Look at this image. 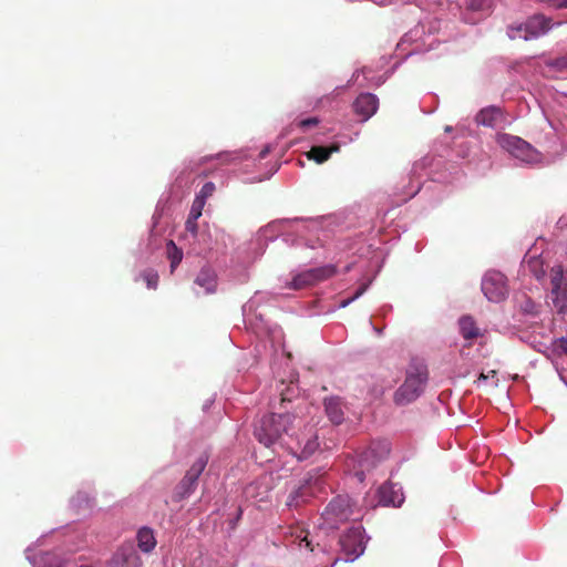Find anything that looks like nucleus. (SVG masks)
I'll return each instance as SVG.
<instances>
[{"instance_id":"obj_1","label":"nucleus","mask_w":567,"mask_h":567,"mask_svg":"<svg viewBox=\"0 0 567 567\" xmlns=\"http://www.w3.org/2000/svg\"><path fill=\"white\" fill-rule=\"evenodd\" d=\"M303 421L297 417L296 422L284 437V447L299 461L309 458L319 447L317 430L313 425H305Z\"/></svg>"},{"instance_id":"obj_2","label":"nucleus","mask_w":567,"mask_h":567,"mask_svg":"<svg viewBox=\"0 0 567 567\" xmlns=\"http://www.w3.org/2000/svg\"><path fill=\"white\" fill-rule=\"evenodd\" d=\"M429 379L424 362L412 360L405 372L403 384L394 393V402L404 405L416 400L424 391Z\"/></svg>"},{"instance_id":"obj_3","label":"nucleus","mask_w":567,"mask_h":567,"mask_svg":"<svg viewBox=\"0 0 567 567\" xmlns=\"http://www.w3.org/2000/svg\"><path fill=\"white\" fill-rule=\"evenodd\" d=\"M296 420L297 416L289 413L266 415L261 419L260 425L255 430V435L267 447L276 443L284 447V437H287V433H289Z\"/></svg>"},{"instance_id":"obj_4","label":"nucleus","mask_w":567,"mask_h":567,"mask_svg":"<svg viewBox=\"0 0 567 567\" xmlns=\"http://www.w3.org/2000/svg\"><path fill=\"white\" fill-rule=\"evenodd\" d=\"M359 513H355L354 504L348 495H338L333 497L322 513V519L329 528H338L340 524L349 519H358Z\"/></svg>"},{"instance_id":"obj_5","label":"nucleus","mask_w":567,"mask_h":567,"mask_svg":"<svg viewBox=\"0 0 567 567\" xmlns=\"http://www.w3.org/2000/svg\"><path fill=\"white\" fill-rule=\"evenodd\" d=\"M497 141L504 150L522 162L538 163L542 158L540 153L536 148L518 136L502 134Z\"/></svg>"},{"instance_id":"obj_6","label":"nucleus","mask_w":567,"mask_h":567,"mask_svg":"<svg viewBox=\"0 0 567 567\" xmlns=\"http://www.w3.org/2000/svg\"><path fill=\"white\" fill-rule=\"evenodd\" d=\"M208 463V455L203 453L192 464L183 480L175 487L173 499L181 502L187 498L197 487V481Z\"/></svg>"},{"instance_id":"obj_7","label":"nucleus","mask_w":567,"mask_h":567,"mask_svg":"<svg viewBox=\"0 0 567 567\" xmlns=\"http://www.w3.org/2000/svg\"><path fill=\"white\" fill-rule=\"evenodd\" d=\"M551 28V20L542 14H536L529 18L526 23L517 27H511L508 35L511 39H524L529 40L537 38L548 32Z\"/></svg>"},{"instance_id":"obj_8","label":"nucleus","mask_w":567,"mask_h":567,"mask_svg":"<svg viewBox=\"0 0 567 567\" xmlns=\"http://www.w3.org/2000/svg\"><path fill=\"white\" fill-rule=\"evenodd\" d=\"M334 274L336 267L332 265L308 269L293 276L291 281L287 282L285 287L292 290L305 289L331 278Z\"/></svg>"},{"instance_id":"obj_9","label":"nucleus","mask_w":567,"mask_h":567,"mask_svg":"<svg viewBox=\"0 0 567 567\" xmlns=\"http://www.w3.org/2000/svg\"><path fill=\"white\" fill-rule=\"evenodd\" d=\"M482 291L489 301L504 300L508 293L506 277L499 271H488L482 280Z\"/></svg>"},{"instance_id":"obj_10","label":"nucleus","mask_w":567,"mask_h":567,"mask_svg":"<svg viewBox=\"0 0 567 567\" xmlns=\"http://www.w3.org/2000/svg\"><path fill=\"white\" fill-rule=\"evenodd\" d=\"M390 443L388 441H377L373 442L368 450H365L359 458V466L361 468L360 472L357 473L359 480L362 481V475L364 471H370L375 467V465L388 457L390 454Z\"/></svg>"},{"instance_id":"obj_11","label":"nucleus","mask_w":567,"mask_h":567,"mask_svg":"<svg viewBox=\"0 0 567 567\" xmlns=\"http://www.w3.org/2000/svg\"><path fill=\"white\" fill-rule=\"evenodd\" d=\"M340 545L349 560H354L363 554L365 544L361 527L350 528L341 538Z\"/></svg>"},{"instance_id":"obj_12","label":"nucleus","mask_w":567,"mask_h":567,"mask_svg":"<svg viewBox=\"0 0 567 567\" xmlns=\"http://www.w3.org/2000/svg\"><path fill=\"white\" fill-rule=\"evenodd\" d=\"M112 567H141L142 559L132 545L120 547L111 560Z\"/></svg>"},{"instance_id":"obj_13","label":"nucleus","mask_w":567,"mask_h":567,"mask_svg":"<svg viewBox=\"0 0 567 567\" xmlns=\"http://www.w3.org/2000/svg\"><path fill=\"white\" fill-rule=\"evenodd\" d=\"M379 100L372 93L360 94L353 103V110L362 117V121L369 120L377 112Z\"/></svg>"},{"instance_id":"obj_14","label":"nucleus","mask_w":567,"mask_h":567,"mask_svg":"<svg viewBox=\"0 0 567 567\" xmlns=\"http://www.w3.org/2000/svg\"><path fill=\"white\" fill-rule=\"evenodd\" d=\"M379 504L399 507L403 503V495L391 483L381 485L378 489Z\"/></svg>"},{"instance_id":"obj_15","label":"nucleus","mask_w":567,"mask_h":567,"mask_svg":"<svg viewBox=\"0 0 567 567\" xmlns=\"http://www.w3.org/2000/svg\"><path fill=\"white\" fill-rule=\"evenodd\" d=\"M195 284L204 288L206 293H214L217 289V276L212 269L203 268L198 272Z\"/></svg>"},{"instance_id":"obj_16","label":"nucleus","mask_w":567,"mask_h":567,"mask_svg":"<svg viewBox=\"0 0 567 567\" xmlns=\"http://www.w3.org/2000/svg\"><path fill=\"white\" fill-rule=\"evenodd\" d=\"M502 116L501 109L496 106H488L480 111L476 115L475 121L477 124L494 127L497 125L498 120Z\"/></svg>"},{"instance_id":"obj_17","label":"nucleus","mask_w":567,"mask_h":567,"mask_svg":"<svg viewBox=\"0 0 567 567\" xmlns=\"http://www.w3.org/2000/svg\"><path fill=\"white\" fill-rule=\"evenodd\" d=\"M524 268L533 276L535 279L543 280L545 278V268L544 261L538 256L525 257L523 261Z\"/></svg>"},{"instance_id":"obj_18","label":"nucleus","mask_w":567,"mask_h":567,"mask_svg":"<svg viewBox=\"0 0 567 567\" xmlns=\"http://www.w3.org/2000/svg\"><path fill=\"white\" fill-rule=\"evenodd\" d=\"M324 409L332 423L340 424L343 421V410L339 398L326 399Z\"/></svg>"},{"instance_id":"obj_19","label":"nucleus","mask_w":567,"mask_h":567,"mask_svg":"<svg viewBox=\"0 0 567 567\" xmlns=\"http://www.w3.org/2000/svg\"><path fill=\"white\" fill-rule=\"evenodd\" d=\"M339 151V145L332 144L331 146H313L307 153L309 159L315 161L318 164H322L329 159L332 153Z\"/></svg>"},{"instance_id":"obj_20","label":"nucleus","mask_w":567,"mask_h":567,"mask_svg":"<svg viewBox=\"0 0 567 567\" xmlns=\"http://www.w3.org/2000/svg\"><path fill=\"white\" fill-rule=\"evenodd\" d=\"M460 332L465 340L476 339L481 332L475 320L470 316H464L458 320Z\"/></svg>"},{"instance_id":"obj_21","label":"nucleus","mask_w":567,"mask_h":567,"mask_svg":"<svg viewBox=\"0 0 567 567\" xmlns=\"http://www.w3.org/2000/svg\"><path fill=\"white\" fill-rule=\"evenodd\" d=\"M137 546L144 553H151L156 546L154 533L148 527H143L137 533Z\"/></svg>"},{"instance_id":"obj_22","label":"nucleus","mask_w":567,"mask_h":567,"mask_svg":"<svg viewBox=\"0 0 567 567\" xmlns=\"http://www.w3.org/2000/svg\"><path fill=\"white\" fill-rule=\"evenodd\" d=\"M550 287H567V272L561 265L551 267L549 272Z\"/></svg>"},{"instance_id":"obj_23","label":"nucleus","mask_w":567,"mask_h":567,"mask_svg":"<svg viewBox=\"0 0 567 567\" xmlns=\"http://www.w3.org/2000/svg\"><path fill=\"white\" fill-rule=\"evenodd\" d=\"M166 252L167 258L171 261V272H174L183 259V251L175 245L173 240H169L166 245Z\"/></svg>"},{"instance_id":"obj_24","label":"nucleus","mask_w":567,"mask_h":567,"mask_svg":"<svg viewBox=\"0 0 567 567\" xmlns=\"http://www.w3.org/2000/svg\"><path fill=\"white\" fill-rule=\"evenodd\" d=\"M142 278L146 282L147 288L150 289H156L159 280V276L155 270H145L142 274Z\"/></svg>"},{"instance_id":"obj_25","label":"nucleus","mask_w":567,"mask_h":567,"mask_svg":"<svg viewBox=\"0 0 567 567\" xmlns=\"http://www.w3.org/2000/svg\"><path fill=\"white\" fill-rule=\"evenodd\" d=\"M553 308L557 311V313H566L567 311V291L560 296H556L551 298Z\"/></svg>"},{"instance_id":"obj_26","label":"nucleus","mask_w":567,"mask_h":567,"mask_svg":"<svg viewBox=\"0 0 567 567\" xmlns=\"http://www.w3.org/2000/svg\"><path fill=\"white\" fill-rule=\"evenodd\" d=\"M205 202L203 199H199L197 197H195L193 204H192V207H190V212L188 214V216L192 217V219H198L202 214H203V209L205 207Z\"/></svg>"},{"instance_id":"obj_27","label":"nucleus","mask_w":567,"mask_h":567,"mask_svg":"<svg viewBox=\"0 0 567 567\" xmlns=\"http://www.w3.org/2000/svg\"><path fill=\"white\" fill-rule=\"evenodd\" d=\"M307 495H308V487H306V486L299 487L296 492H293L289 496L288 505L289 506H298L299 505L298 498H302V501H305V497Z\"/></svg>"},{"instance_id":"obj_28","label":"nucleus","mask_w":567,"mask_h":567,"mask_svg":"<svg viewBox=\"0 0 567 567\" xmlns=\"http://www.w3.org/2000/svg\"><path fill=\"white\" fill-rule=\"evenodd\" d=\"M215 190V184L213 182H207L203 185L200 192L196 195V197L203 199L206 203V199L213 196Z\"/></svg>"},{"instance_id":"obj_29","label":"nucleus","mask_w":567,"mask_h":567,"mask_svg":"<svg viewBox=\"0 0 567 567\" xmlns=\"http://www.w3.org/2000/svg\"><path fill=\"white\" fill-rule=\"evenodd\" d=\"M470 8L475 11H488L492 8V0H471Z\"/></svg>"},{"instance_id":"obj_30","label":"nucleus","mask_w":567,"mask_h":567,"mask_svg":"<svg viewBox=\"0 0 567 567\" xmlns=\"http://www.w3.org/2000/svg\"><path fill=\"white\" fill-rule=\"evenodd\" d=\"M319 118L313 116L306 120H301L297 123L298 127H300L303 131H307L310 127H315L319 124Z\"/></svg>"},{"instance_id":"obj_31","label":"nucleus","mask_w":567,"mask_h":567,"mask_svg":"<svg viewBox=\"0 0 567 567\" xmlns=\"http://www.w3.org/2000/svg\"><path fill=\"white\" fill-rule=\"evenodd\" d=\"M303 534V530L300 532L299 535L296 536V539H299V546H305L307 549H309L310 551H313V545H312V540L308 538V533H306L303 536H301Z\"/></svg>"},{"instance_id":"obj_32","label":"nucleus","mask_w":567,"mask_h":567,"mask_svg":"<svg viewBox=\"0 0 567 567\" xmlns=\"http://www.w3.org/2000/svg\"><path fill=\"white\" fill-rule=\"evenodd\" d=\"M365 285L361 286L351 298H348L341 302V307H347L348 305H350L353 300L359 298L365 291Z\"/></svg>"},{"instance_id":"obj_33","label":"nucleus","mask_w":567,"mask_h":567,"mask_svg":"<svg viewBox=\"0 0 567 567\" xmlns=\"http://www.w3.org/2000/svg\"><path fill=\"white\" fill-rule=\"evenodd\" d=\"M553 66H555L557 70L567 69V53L560 58L555 59L553 62Z\"/></svg>"},{"instance_id":"obj_34","label":"nucleus","mask_w":567,"mask_h":567,"mask_svg":"<svg viewBox=\"0 0 567 567\" xmlns=\"http://www.w3.org/2000/svg\"><path fill=\"white\" fill-rule=\"evenodd\" d=\"M556 350H558L560 353H564L567 355V338H559L556 341Z\"/></svg>"},{"instance_id":"obj_35","label":"nucleus","mask_w":567,"mask_h":567,"mask_svg":"<svg viewBox=\"0 0 567 567\" xmlns=\"http://www.w3.org/2000/svg\"><path fill=\"white\" fill-rule=\"evenodd\" d=\"M186 230L196 234L197 233V219H192L190 216L187 217V220L185 223Z\"/></svg>"},{"instance_id":"obj_36","label":"nucleus","mask_w":567,"mask_h":567,"mask_svg":"<svg viewBox=\"0 0 567 567\" xmlns=\"http://www.w3.org/2000/svg\"><path fill=\"white\" fill-rule=\"evenodd\" d=\"M565 292H567V287H550L549 297L551 299V298H555L556 296H560Z\"/></svg>"},{"instance_id":"obj_37","label":"nucleus","mask_w":567,"mask_h":567,"mask_svg":"<svg viewBox=\"0 0 567 567\" xmlns=\"http://www.w3.org/2000/svg\"><path fill=\"white\" fill-rule=\"evenodd\" d=\"M539 2L542 3H545L549 7H554V8H563V0H538Z\"/></svg>"},{"instance_id":"obj_38","label":"nucleus","mask_w":567,"mask_h":567,"mask_svg":"<svg viewBox=\"0 0 567 567\" xmlns=\"http://www.w3.org/2000/svg\"><path fill=\"white\" fill-rule=\"evenodd\" d=\"M496 370H491L487 373L482 372L478 377V381L487 380L488 378H494L496 375Z\"/></svg>"},{"instance_id":"obj_39","label":"nucleus","mask_w":567,"mask_h":567,"mask_svg":"<svg viewBox=\"0 0 567 567\" xmlns=\"http://www.w3.org/2000/svg\"><path fill=\"white\" fill-rule=\"evenodd\" d=\"M563 8H567V0H563Z\"/></svg>"},{"instance_id":"obj_40","label":"nucleus","mask_w":567,"mask_h":567,"mask_svg":"<svg viewBox=\"0 0 567 567\" xmlns=\"http://www.w3.org/2000/svg\"><path fill=\"white\" fill-rule=\"evenodd\" d=\"M287 400H288V399H287L285 395H282V398H281V403H284V402H285V401H287Z\"/></svg>"},{"instance_id":"obj_41","label":"nucleus","mask_w":567,"mask_h":567,"mask_svg":"<svg viewBox=\"0 0 567 567\" xmlns=\"http://www.w3.org/2000/svg\"><path fill=\"white\" fill-rule=\"evenodd\" d=\"M81 567H91V566H81Z\"/></svg>"}]
</instances>
